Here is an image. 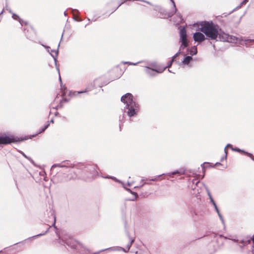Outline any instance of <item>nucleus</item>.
<instances>
[{"label":"nucleus","mask_w":254,"mask_h":254,"mask_svg":"<svg viewBox=\"0 0 254 254\" xmlns=\"http://www.w3.org/2000/svg\"><path fill=\"white\" fill-rule=\"evenodd\" d=\"M200 30L204 34L207 39L219 40V36L223 33V31L217 24L212 21H202L200 23Z\"/></svg>","instance_id":"nucleus-1"},{"label":"nucleus","mask_w":254,"mask_h":254,"mask_svg":"<svg viewBox=\"0 0 254 254\" xmlns=\"http://www.w3.org/2000/svg\"><path fill=\"white\" fill-rule=\"evenodd\" d=\"M121 100L126 104L125 112L128 117H133L139 112V105L133 100V96L131 93L125 94L122 96Z\"/></svg>","instance_id":"nucleus-2"},{"label":"nucleus","mask_w":254,"mask_h":254,"mask_svg":"<svg viewBox=\"0 0 254 254\" xmlns=\"http://www.w3.org/2000/svg\"><path fill=\"white\" fill-rule=\"evenodd\" d=\"M56 233L58 237L60 244L64 246L66 245L72 249L75 248V241L73 239H70V236L68 235L64 234L63 233L61 236L58 232H56Z\"/></svg>","instance_id":"nucleus-3"},{"label":"nucleus","mask_w":254,"mask_h":254,"mask_svg":"<svg viewBox=\"0 0 254 254\" xmlns=\"http://www.w3.org/2000/svg\"><path fill=\"white\" fill-rule=\"evenodd\" d=\"M57 167L61 168H70V170L69 171V172L74 173V175L70 177V179H74L77 176L78 172L75 171V169H73V165L69 161H63L62 163L60 164H55L52 166L51 169H53Z\"/></svg>","instance_id":"nucleus-4"},{"label":"nucleus","mask_w":254,"mask_h":254,"mask_svg":"<svg viewBox=\"0 0 254 254\" xmlns=\"http://www.w3.org/2000/svg\"><path fill=\"white\" fill-rule=\"evenodd\" d=\"M170 1L172 3L173 6V9L170 12H168L165 8L157 5L155 6L154 10L159 12L160 13V15L162 16H167L169 17H171L176 13L177 11V8L176 7L174 0H170Z\"/></svg>","instance_id":"nucleus-5"},{"label":"nucleus","mask_w":254,"mask_h":254,"mask_svg":"<svg viewBox=\"0 0 254 254\" xmlns=\"http://www.w3.org/2000/svg\"><path fill=\"white\" fill-rule=\"evenodd\" d=\"M219 40L229 43H236L238 41V37L229 35L223 31V33L220 34L219 36Z\"/></svg>","instance_id":"nucleus-6"},{"label":"nucleus","mask_w":254,"mask_h":254,"mask_svg":"<svg viewBox=\"0 0 254 254\" xmlns=\"http://www.w3.org/2000/svg\"><path fill=\"white\" fill-rule=\"evenodd\" d=\"M16 141L13 136H9L5 135L0 136V144H8Z\"/></svg>","instance_id":"nucleus-7"},{"label":"nucleus","mask_w":254,"mask_h":254,"mask_svg":"<svg viewBox=\"0 0 254 254\" xmlns=\"http://www.w3.org/2000/svg\"><path fill=\"white\" fill-rule=\"evenodd\" d=\"M231 240L233 242L237 243V245L241 249L242 252L243 251V248L244 247L250 244L251 242V240H245L242 239L239 240L237 239H229Z\"/></svg>","instance_id":"nucleus-8"},{"label":"nucleus","mask_w":254,"mask_h":254,"mask_svg":"<svg viewBox=\"0 0 254 254\" xmlns=\"http://www.w3.org/2000/svg\"><path fill=\"white\" fill-rule=\"evenodd\" d=\"M145 72L150 77H155L157 75V73H160L163 72V70H159L150 67L148 66H145Z\"/></svg>","instance_id":"nucleus-9"},{"label":"nucleus","mask_w":254,"mask_h":254,"mask_svg":"<svg viewBox=\"0 0 254 254\" xmlns=\"http://www.w3.org/2000/svg\"><path fill=\"white\" fill-rule=\"evenodd\" d=\"M204 33L200 32H196L193 34V38L195 42H197L198 44L201 43L207 38L203 34Z\"/></svg>","instance_id":"nucleus-10"},{"label":"nucleus","mask_w":254,"mask_h":254,"mask_svg":"<svg viewBox=\"0 0 254 254\" xmlns=\"http://www.w3.org/2000/svg\"><path fill=\"white\" fill-rule=\"evenodd\" d=\"M60 45V43H59L58 48L57 50H50L51 53H50V55L54 59L55 65L56 67V69H57L58 73H59V67L57 64V62H58L57 57H58V56L59 54V48Z\"/></svg>","instance_id":"nucleus-11"},{"label":"nucleus","mask_w":254,"mask_h":254,"mask_svg":"<svg viewBox=\"0 0 254 254\" xmlns=\"http://www.w3.org/2000/svg\"><path fill=\"white\" fill-rule=\"evenodd\" d=\"M97 166L95 165H87L85 167V171L89 172L92 176L98 174L97 171Z\"/></svg>","instance_id":"nucleus-12"},{"label":"nucleus","mask_w":254,"mask_h":254,"mask_svg":"<svg viewBox=\"0 0 254 254\" xmlns=\"http://www.w3.org/2000/svg\"><path fill=\"white\" fill-rule=\"evenodd\" d=\"M180 41H189L187 38V30L185 27H180Z\"/></svg>","instance_id":"nucleus-13"},{"label":"nucleus","mask_w":254,"mask_h":254,"mask_svg":"<svg viewBox=\"0 0 254 254\" xmlns=\"http://www.w3.org/2000/svg\"><path fill=\"white\" fill-rule=\"evenodd\" d=\"M231 147V149L233 151H236V152H243L244 154H245V155L248 156L249 157H251L252 158V159L253 160H254V157H253V155L252 154L250 153H249L248 152H246L245 151V150H242L239 148H237V147H235L234 148L232 146V145H231V144H228L226 147Z\"/></svg>","instance_id":"nucleus-14"},{"label":"nucleus","mask_w":254,"mask_h":254,"mask_svg":"<svg viewBox=\"0 0 254 254\" xmlns=\"http://www.w3.org/2000/svg\"><path fill=\"white\" fill-rule=\"evenodd\" d=\"M107 250L110 251H122L124 252H126V253L127 252L126 249H125L122 247H110V248H107L105 249L100 250V252H104V251H106Z\"/></svg>","instance_id":"nucleus-15"},{"label":"nucleus","mask_w":254,"mask_h":254,"mask_svg":"<svg viewBox=\"0 0 254 254\" xmlns=\"http://www.w3.org/2000/svg\"><path fill=\"white\" fill-rule=\"evenodd\" d=\"M91 90V89L89 87V86H88L86 89L84 90H82V91H70L69 92V95H70L71 96H77L79 94H81V93H86L89 91Z\"/></svg>","instance_id":"nucleus-16"},{"label":"nucleus","mask_w":254,"mask_h":254,"mask_svg":"<svg viewBox=\"0 0 254 254\" xmlns=\"http://www.w3.org/2000/svg\"><path fill=\"white\" fill-rule=\"evenodd\" d=\"M184 56L185 58L182 63L183 64L189 65L190 62L192 60V58L191 56H186L185 54H184Z\"/></svg>","instance_id":"nucleus-17"},{"label":"nucleus","mask_w":254,"mask_h":254,"mask_svg":"<svg viewBox=\"0 0 254 254\" xmlns=\"http://www.w3.org/2000/svg\"><path fill=\"white\" fill-rule=\"evenodd\" d=\"M126 234H127V237L128 238V239L129 240V242L127 245V247H126V248L127 249V250H126V251H127V252H128L129 250V249H130V248L132 243H133V242H134V239H132V238H131L130 237V236L129 235V232L128 231H126Z\"/></svg>","instance_id":"nucleus-18"},{"label":"nucleus","mask_w":254,"mask_h":254,"mask_svg":"<svg viewBox=\"0 0 254 254\" xmlns=\"http://www.w3.org/2000/svg\"><path fill=\"white\" fill-rule=\"evenodd\" d=\"M12 17L13 18V19L15 20H18L21 25H22L23 23H24L26 25L28 24L27 22L24 21V20L21 19L18 15L14 13H12Z\"/></svg>","instance_id":"nucleus-19"},{"label":"nucleus","mask_w":254,"mask_h":254,"mask_svg":"<svg viewBox=\"0 0 254 254\" xmlns=\"http://www.w3.org/2000/svg\"><path fill=\"white\" fill-rule=\"evenodd\" d=\"M180 174V175H182V174H185V172H184V171H183L182 170H175L174 171H173V172H170V173H166V175L168 176L171 177L173 175H176V174Z\"/></svg>","instance_id":"nucleus-20"},{"label":"nucleus","mask_w":254,"mask_h":254,"mask_svg":"<svg viewBox=\"0 0 254 254\" xmlns=\"http://www.w3.org/2000/svg\"><path fill=\"white\" fill-rule=\"evenodd\" d=\"M181 43V46L180 47V49L179 51L181 52V51L184 50L185 48H187L189 44V41H180Z\"/></svg>","instance_id":"nucleus-21"},{"label":"nucleus","mask_w":254,"mask_h":254,"mask_svg":"<svg viewBox=\"0 0 254 254\" xmlns=\"http://www.w3.org/2000/svg\"><path fill=\"white\" fill-rule=\"evenodd\" d=\"M188 51H189V54L191 57L196 55L197 53V47L196 46H193L190 49H188Z\"/></svg>","instance_id":"nucleus-22"},{"label":"nucleus","mask_w":254,"mask_h":254,"mask_svg":"<svg viewBox=\"0 0 254 254\" xmlns=\"http://www.w3.org/2000/svg\"><path fill=\"white\" fill-rule=\"evenodd\" d=\"M70 9L71 10V12L73 14V19L75 20V21H82V19L81 18H78V19H77L74 16V14L73 13V12L74 11H75L78 14H79V11L78 10L76 9H72V8H70Z\"/></svg>","instance_id":"nucleus-23"},{"label":"nucleus","mask_w":254,"mask_h":254,"mask_svg":"<svg viewBox=\"0 0 254 254\" xmlns=\"http://www.w3.org/2000/svg\"><path fill=\"white\" fill-rule=\"evenodd\" d=\"M49 229H50V227L48 228L47 229V230L45 231V232H44V233H41V234H37L36 235L33 236H32L31 237L29 238L27 240H30L31 239L33 238H37V237H40V236H42L45 235V234H46L48 232Z\"/></svg>","instance_id":"nucleus-24"},{"label":"nucleus","mask_w":254,"mask_h":254,"mask_svg":"<svg viewBox=\"0 0 254 254\" xmlns=\"http://www.w3.org/2000/svg\"><path fill=\"white\" fill-rule=\"evenodd\" d=\"M164 175H166V174L163 173V174H162L161 175L156 176L155 178H152V179H147V178H146L145 179V180H149V181H158V179L159 178H160V177H161L162 176H164Z\"/></svg>","instance_id":"nucleus-25"},{"label":"nucleus","mask_w":254,"mask_h":254,"mask_svg":"<svg viewBox=\"0 0 254 254\" xmlns=\"http://www.w3.org/2000/svg\"><path fill=\"white\" fill-rule=\"evenodd\" d=\"M22 155H23V156L25 158L27 159H28V160H29V161H30V162L32 164H33L34 166H36V165H35V163L34 161H33V160L31 158H30V157H29L27 156L26 154H25L23 152H22Z\"/></svg>","instance_id":"nucleus-26"},{"label":"nucleus","mask_w":254,"mask_h":254,"mask_svg":"<svg viewBox=\"0 0 254 254\" xmlns=\"http://www.w3.org/2000/svg\"><path fill=\"white\" fill-rule=\"evenodd\" d=\"M49 126H50V123H48L47 124L45 125L43 127H42L40 129L38 134L42 133L44 131H45V130L49 127Z\"/></svg>","instance_id":"nucleus-27"},{"label":"nucleus","mask_w":254,"mask_h":254,"mask_svg":"<svg viewBox=\"0 0 254 254\" xmlns=\"http://www.w3.org/2000/svg\"><path fill=\"white\" fill-rule=\"evenodd\" d=\"M123 63L124 64H128V65H137L138 64L141 63V62H138L135 63H132V62H124Z\"/></svg>","instance_id":"nucleus-28"},{"label":"nucleus","mask_w":254,"mask_h":254,"mask_svg":"<svg viewBox=\"0 0 254 254\" xmlns=\"http://www.w3.org/2000/svg\"><path fill=\"white\" fill-rule=\"evenodd\" d=\"M174 60H173V59H172L171 61H170V62H169L168 64V65L167 66H166L164 68V69L162 70H165V69L167 68V67H170L171 66L172 64H173V62H174Z\"/></svg>","instance_id":"nucleus-29"},{"label":"nucleus","mask_w":254,"mask_h":254,"mask_svg":"<svg viewBox=\"0 0 254 254\" xmlns=\"http://www.w3.org/2000/svg\"><path fill=\"white\" fill-rule=\"evenodd\" d=\"M183 53L180 51H178L176 54H175L173 57L172 59H173V60H175V59L181 54H182Z\"/></svg>","instance_id":"nucleus-30"},{"label":"nucleus","mask_w":254,"mask_h":254,"mask_svg":"<svg viewBox=\"0 0 254 254\" xmlns=\"http://www.w3.org/2000/svg\"><path fill=\"white\" fill-rule=\"evenodd\" d=\"M226 148V147H225V148L224 149V152H225V156H224V157L221 158V161H223L224 159H226L227 158V151Z\"/></svg>","instance_id":"nucleus-31"},{"label":"nucleus","mask_w":254,"mask_h":254,"mask_svg":"<svg viewBox=\"0 0 254 254\" xmlns=\"http://www.w3.org/2000/svg\"><path fill=\"white\" fill-rule=\"evenodd\" d=\"M42 46H43L46 50L50 54V47L48 46L44 45L43 44H42Z\"/></svg>","instance_id":"nucleus-32"},{"label":"nucleus","mask_w":254,"mask_h":254,"mask_svg":"<svg viewBox=\"0 0 254 254\" xmlns=\"http://www.w3.org/2000/svg\"><path fill=\"white\" fill-rule=\"evenodd\" d=\"M206 191H207V194H208V195L209 196V199L210 200L211 198H213V197L211 196V194L210 193L209 190L207 188H206Z\"/></svg>","instance_id":"nucleus-33"},{"label":"nucleus","mask_w":254,"mask_h":254,"mask_svg":"<svg viewBox=\"0 0 254 254\" xmlns=\"http://www.w3.org/2000/svg\"><path fill=\"white\" fill-rule=\"evenodd\" d=\"M105 178H110L117 182H120V181L115 177H106Z\"/></svg>","instance_id":"nucleus-34"},{"label":"nucleus","mask_w":254,"mask_h":254,"mask_svg":"<svg viewBox=\"0 0 254 254\" xmlns=\"http://www.w3.org/2000/svg\"><path fill=\"white\" fill-rule=\"evenodd\" d=\"M25 35L27 37V38L32 41H34L33 36L27 34L26 33H25Z\"/></svg>","instance_id":"nucleus-35"},{"label":"nucleus","mask_w":254,"mask_h":254,"mask_svg":"<svg viewBox=\"0 0 254 254\" xmlns=\"http://www.w3.org/2000/svg\"><path fill=\"white\" fill-rule=\"evenodd\" d=\"M132 194H133V195H134L135 197L134 198H132L131 199V200L132 201H134V200H135L136 199V198L137 197L138 195H137V194L136 192H131Z\"/></svg>","instance_id":"nucleus-36"},{"label":"nucleus","mask_w":254,"mask_h":254,"mask_svg":"<svg viewBox=\"0 0 254 254\" xmlns=\"http://www.w3.org/2000/svg\"><path fill=\"white\" fill-rule=\"evenodd\" d=\"M210 200V202L212 203V204H213V205L214 206V207H216V206H217V205H216V203H215V202L213 198H211V199Z\"/></svg>","instance_id":"nucleus-37"},{"label":"nucleus","mask_w":254,"mask_h":254,"mask_svg":"<svg viewBox=\"0 0 254 254\" xmlns=\"http://www.w3.org/2000/svg\"><path fill=\"white\" fill-rule=\"evenodd\" d=\"M252 240L253 241V249H252V253H253V254H254V235H253V236L252 238Z\"/></svg>","instance_id":"nucleus-38"},{"label":"nucleus","mask_w":254,"mask_h":254,"mask_svg":"<svg viewBox=\"0 0 254 254\" xmlns=\"http://www.w3.org/2000/svg\"><path fill=\"white\" fill-rule=\"evenodd\" d=\"M244 39L245 37H241L240 38H238V40L239 41V43L242 44V42L244 41Z\"/></svg>","instance_id":"nucleus-39"},{"label":"nucleus","mask_w":254,"mask_h":254,"mask_svg":"<svg viewBox=\"0 0 254 254\" xmlns=\"http://www.w3.org/2000/svg\"><path fill=\"white\" fill-rule=\"evenodd\" d=\"M218 215L219 218L220 219V220L222 221V222L223 223L224 220H223V217H222V215L221 214V213H220L218 214Z\"/></svg>","instance_id":"nucleus-40"},{"label":"nucleus","mask_w":254,"mask_h":254,"mask_svg":"<svg viewBox=\"0 0 254 254\" xmlns=\"http://www.w3.org/2000/svg\"><path fill=\"white\" fill-rule=\"evenodd\" d=\"M205 164H207V165H210V163H208V162H204V163H203V164H202L201 165V167L202 168V169H204V168H205V166H204V165H205Z\"/></svg>","instance_id":"nucleus-41"},{"label":"nucleus","mask_w":254,"mask_h":254,"mask_svg":"<svg viewBox=\"0 0 254 254\" xmlns=\"http://www.w3.org/2000/svg\"><path fill=\"white\" fill-rule=\"evenodd\" d=\"M53 218H54V223L52 224V226L54 227V228H55V229H57V227H56V225H55V223H56V217H55V216H53Z\"/></svg>","instance_id":"nucleus-42"},{"label":"nucleus","mask_w":254,"mask_h":254,"mask_svg":"<svg viewBox=\"0 0 254 254\" xmlns=\"http://www.w3.org/2000/svg\"><path fill=\"white\" fill-rule=\"evenodd\" d=\"M62 100L60 101V103L56 107V109H58L59 108H62L63 105L61 103Z\"/></svg>","instance_id":"nucleus-43"},{"label":"nucleus","mask_w":254,"mask_h":254,"mask_svg":"<svg viewBox=\"0 0 254 254\" xmlns=\"http://www.w3.org/2000/svg\"><path fill=\"white\" fill-rule=\"evenodd\" d=\"M252 39H248V38L245 37V39H244V41H245V42H252Z\"/></svg>","instance_id":"nucleus-44"},{"label":"nucleus","mask_w":254,"mask_h":254,"mask_svg":"<svg viewBox=\"0 0 254 254\" xmlns=\"http://www.w3.org/2000/svg\"><path fill=\"white\" fill-rule=\"evenodd\" d=\"M177 16L180 18V21H181L182 20H183L182 16V15H181L180 13H177Z\"/></svg>","instance_id":"nucleus-45"},{"label":"nucleus","mask_w":254,"mask_h":254,"mask_svg":"<svg viewBox=\"0 0 254 254\" xmlns=\"http://www.w3.org/2000/svg\"><path fill=\"white\" fill-rule=\"evenodd\" d=\"M248 0H244L241 3V4L242 5V4H246L247 2H248Z\"/></svg>","instance_id":"nucleus-46"},{"label":"nucleus","mask_w":254,"mask_h":254,"mask_svg":"<svg viewBox=\"0 0 254 254\" xmlns=\"http://www.w3.org/2000/svg\"><path fill=\"white\" fill-rule=\"evenodd\" d=\"M214 208H215L216 211L217 212V214L220 213L219 210L217 206L215 207Z\"/></svg>","instance_id":"nucleus-47"},{"label":"nucleus","mask_w":254,"mask_h":254,"mask_svg":"<svg viewBox=\"0 0 254 254\" xmlns=\"http://www.w3.org/2000/svg\"><path fill=\"white\" fill-rule=\"evenodd\" d=\"M62 100V101H64V102H68L67 99H66V98H63V99H62V100Z\"/></svg>","instance_id":"nucleus-48"},{"label":"nucleus","mask_w":254,"mask_h":254,"mask_svg":"<svg viewBox=\"0 0 254 254\" xmlns=\"http://www.w3.org/2000/svg\"><path fill=\"white\" fill-rule=\"evenodd\" d=\"M219 165H222V164L219 162H216L215 164V166H219Z\"/></svg>","instance_id":"nucleus-49"},{"label":"nucleus","mask_w":254,"mask_h":254,"mask_svg":"<svg viewBox=\"0 0 254 254\" xmlns=\"http://www.w3.org/2000/svg\"><path fill=\"white\" fill-rule=\"evenodd\" d=\"M147 184V183L145 182V183H144L143 184H142V185H141L139 187H140V188H141V187H143L145 184Z\"/></svg>","instance_id":"nucleus-50"},{"label":"nucleus","mask_w":254,"mask_h":254,"mask_svg":"<svg viewBox=\"0 0 254 254\" xmlns=\"http://www.w3.org/2000/svg\"><path fill=\"white\" fill-rule=\"evenodd\" d=\"M59 80H60L61 83H62V79H61V76L60 75V72L59 73Z\"/></svg>","instance_id":"nucleus-51"},{"label":"nucleus","mask_w":254,"mask_h":254,"mask_svg":"<svg viewBox=\"0 0 254 254\" xmlns=\"http://www.w3.org/2000/svg\"><path fill=\"white\" fill-rule=\"evenodd\" d=\"M101 252L99 251L96 253H94L93 254H99Z\"/></svg>","instance_id":"nucleus-52"},{"label":"nucleus","mask_w":254,"mask_h":254,"mask_svg":"<svg viewBox=\"0 0 254 254\" xmlns=\"http://www.w3.org/2000/svg\"><path fill=\"white\" fill-rule=\"evenodd\" d=\"M67 13L66 11H65L64 12V15L65 16H66V15H67Z\"/></svg>","instance_id":"nucleus-53"},{"label":"nucleus","mask_w":254,"mask_h":254,"mask_svg":"<svg viewBox=\"0 0 254 254\" xmlns=\"http://www.w3.org/2000/svg\"><path fill=\"white\" fill-rule=\"evenodd\" d=\"M127 185H128V186H130L131 185V184L130 183H129V182H128V183H127Z\"/></svg>","instance_id":"nucleus-54"},{"label":"nucleus","mask_w":254,"mask_h":254,"mask_svg":"<svg viewBox=\"0 0 254 254\" xmlns=\"http://www.w3.org/2000/svg\"><path fill=\"white\" fill-rule=\"evenodd\" d=\"M50 123H54V119H52V120L50 121Z\"/></svg>","instance_id":"nucleus-55"},{"label":"nucleus","mask_w":254,"mask_h":254,"mask_svg":"<svg viewBox=\"0 0 254 254\" xmlns=\"http://www.w3.org/2000/svg\"><path fill=\"white\" fill-rule=\"evenodd\" d=\"M58 114H59V113L58 112H56L55 113V116H58Z\"/></svg>","instance_id":"nucleus-56"},{"label":"nucleus","mask_w":254,"mask_h":254,"mask_svg":"<svg viewBox=\"0 0 254 254\" xmlns=\"http://www.w3.org/2000/svg\"><path fill=\"white\" fill-rule=\"evenodd\" d=\"M86 18H87V19L88 21H90V19L89 18L86 17Z\"/></svg>","instance_id":"nucleus-57"},{"label":"nucleus","mask_w":254,"mask_h":254,"mask_svg":"<svg viewBox=\"0 0 254 254\" xmlns=\"http://www.w3.org/2000/svg\"><path fill=\"white\" fill-rule=\"evenodd\" d=\"M96 19H93L92 20V21H96Z\"/></svg>","instance_id":"nucleus-58"},{"label":"nucleus","mask_w":254,"mask_h":254,"mask_svg":"<svg viewBox=\"0 0 254 254\" xmlns=\"http://www.w3.org/2000/svg\"><path fill=\"white\" fill-rule=\"evenodd\" d=\"M2 13H3V11H2L0 13V15L1 14H2Z\"/></svg>","instance_id":"nucleus-59"},{"label":"nucleus","mask_w":254,"mask_h":254,"mask_svg":"<svg viewBox=\"0 0 254 254\" xmlns=\"http://www.w3.org/2000/svg\"><path fill=\"white\" fill-rule=\"evenodd\" d=\"M9 11L10 13H11L12 14V11H11V10H9Z\"/></svg>","instance_id":"nucleus-60"},{"label":"nucleus","mask_w":254,"mask_h":254,"mask_svg":"<svg viewBox=\"0 0 254 254\" xmlns=\"http://www.w3.org/2000/svg\"><path fill=\"white\" fill-rule=\"evenodd\" d=\"M63 33L62 34V38H61V39L63 38Z\"/></svg>","instance_id":"nucleus-61"},{"label":"nucleus","mask_w":254,"mask_h":254,"mask_svg":"<svg viewBox=\"0 0 254 254\" xmlns=\"http://www.w3.org/2000/svg\"><path fill=\"white\" fill-rule=\"evenodd\" d=\"M252 42H254V39H252Z\"/></svg>","instance_id":"nucleus-62"},{"label":"nucleus","mask_w":254,"mask_h":254,"mask_svg":"<svg viewBox=\"0 0 254 254\" xmlns=\"http://www.w3.org/2000/svg\"><path fill=\"white\" fill-rule=\"evenodd\" d=\"M168 71H169L170 72H172V71H171L170 70H169V69H168Z\"/></svg>","instance_id":"nucleus-63"},{"label":"nucleus","mask_w":254,"mask_h":254,"mask_svg":"<svg viewBox=\"0 0 254 254\" xmlns=\"http://www.w3.org/2000/svg\"><path fill=\"white\" fill-rule=\"evenodd\" d=\"M150 184V182H148V183H147V184Z\"/></svg>","instance_id":"nucleus-64"}]
</instances>
